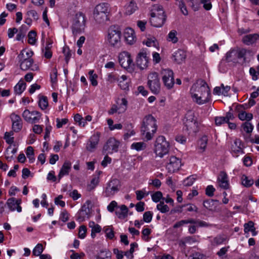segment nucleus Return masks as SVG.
Masks as SVG:
<instances>
[{
	"label": "nucleus",
	"instance_id": "obj_36",
	"mask_svg": "<svg viewBox=\"0 0 259 259\" xmlns=\"http://www.w3.org/2000/svg\"><path fill=\"white\" fill-rule=\"evenodd\" d=\"M26 84L23 80H20L14 87V91L16 94L20 95L25 90Z\"/></svg>",
	"mask_w": 259,
	"mask_h": 259
},
{
	"label": "nucleus",
	"instance_id": "obj_33",
	"mask_svg": "<svg viewBox=\"0 0 259 259\" xmlns=\"http://www.w3.org/2000/svg\"><path fill=\"white\" fill-rule=\"evenodd\" d=\"M254 225V223L252 221H249L247 223L244 224V231L245 234H247L249 232H251L252 236L256 235L257 233L255 231V228Z\"/></svg>",
	"mask_w": 259,
	"mask_h": 259
},
{
	"label": "nucleus",
	"instance_id": "obj_25",
	"mask_svg": "<svg viewBox=\"0 0 259 259\" xmlns=\"http://www.w3.org/2000/svg\"><path fill=\"white\" fill-rule=\"evenodd\" d=\"M242 42L247 46L252 45L259 42V35L257 33L244 35L242 39Z\"/></svg>",
	"mask_w": 259,
	"mask_h": 259
},
{
	"label": "nucleus",
	"instance_id": "obj_46",
	"mask_svg": "<svg viewBox=\"0 0 259 259\" xmlns=\"http://www.w3.org/2000/svg\"><path fill=\"white\" fill-rule=\"evenodd\" d=\"M231 252L232 250L230 249V247L229 246H225L222 248L218 252L217 254L222 258H225L227 257V253L228 252Z\"/></svg>",
	"mask_w": 259,
	"mask_h": 259
},
{
	"label": "nucleus",
	"instance_id": "obj_4",
	"mask_svg": "<svg viewBox=\"0 0 259 259\" xmlns=\"http://www.w3.org/2000/svg\"><path fill=\"white\" fill-rule=\"evenodd\" d=\"M150 15V22L152 26L155 27H161L163 26L166 18L164 10L161 6H152Z\"/></svg>",
	"mask_w": 259,
	"mask_h": 259
},
{
	"label": "nucleus",
	"instance_id": "obj_45",
	"mask_svg": "<svg viewBox=\"0 0 259 259\" xmlns=\"http://www.w3.org/2000/svg\"><path fill=\"white\" fill-rule=\"evenodd\" d=\"M45 249L42 244H37L32 251V254L35 256H40Z\"/></svg>",
	"mask_w": 259,
	"mask_h": 259
},
{
	"label": "nucleus",
	"instance_id": "obj_28",
	"mask_svg": "<svg viewBox=\"0 0 259 259\" xmlns=\"http://www.w3.org/2000/svg\"><path fill=\"white\" fill-rule=\"evenodd\" d=\"M186 57V54L184 51L182 50H178L174 52L173 54V59L174 61L178 64H181L184 62Z\"/></svg>",
	"mask_w": 259,
	"mask_h": 259
},
{
	"label": "nucleus",
	"instance_id": "obj_13",
	"mask_svg": "<svg viewBox=\"0 0 259 259\" xmlns=\"http://www.w3.org/2000/svg\"><path fill=\"white\" fill-rule=\"evenodd\" d=\"M120 188L119 181L116 179H112L107 184L103 193L106 197L113 196L119 191Z\"/></svg>",
	"mask_w": 259,
	"mask_h": 259
},
{
	"label": "nucleus",
	"instance_id": "obj_37",
	"mask_svg": "<svg viewBox=\"0 0 259 259\" xmlns=\"http://www.w3.org/2000/svg\"><path fill=\"white\" fill-rule=\"evenodd\" d=\"M137 9L136 4L131 1L125 6V13L126 15H131L134 13Z\"/></svg>",
	"mask_w": 259,
	"mask_h": 259
},
{
	"label": "nucleus",
	"instance_id": "obj_38",
	"mask_svg": "<svg viewBox=\"0 0 259 259\" xmlns=\"http://www.w3.org/2000/svg\"><path fill=\"white\" fill-rule=\"evenodd\" d=\"M128 208L125 205L120 207V211H116V214L119 219H124L127 216Z\"/></svg>",
	"mask_w": 259,
	"mask_h": 259
},
{
	"label": "nucleus",
	"instance_id": "obj_23",
	"mask_svg": "<svg viewBox=\"0 0 259 259\" xmlns=\"http://www.w3.org/2000/svg\"><path fill=\"white\" fill-rule=\"evenodd\" d=\"M125 41L128 45H133L136 41V37L134 30L131 28L125 29L123 33Z\"/></svg>",
	"mask_w": 259,
	"mask_h": 259
},
{
	"label": "nucleus",
	"instance_id": "obj_43",
	"mask_svg": "<svg viewBox=\"0 0 259 259\" xmlns=\"http://www.w3.org/2000/svg\"><path fill=\"white\" fill-rule=\"evenodd\" d=\"M242 184L245 187H249L253 185L254 181L251 178H249L245 175H243L241 177Z\"/></svg>",
	"mask_w": 259,
	"mask_h": 259
},
{
	"label": "nucleus",
	"instance_id": "obj_42",
	"mask_svg": "<svg viewBox=\"0 0 259 259\" xmlns=\"http://www.w3.org/2000/svg\"><path fill=\"white\" fill-rule=\"evenodd\" d=\"M146 147V144L142 142L133 143L131 146L132 149H135L138 151L144 150Z\"/></svg>",
	"mask_w": 259,
	"mask_h": 259
},
{
	"label": "nucleus",
	"instance_id": "obj_31",
	"mask_svg": "<svg viewBox=\"0 0 259 259\" xmlns=\"http://www.w3.org/2000/svg\"><path fill=\"white\" fill-rule=\"evenodd\" d=\"M84 208V206H83L76 215V220L79 222L84 221L89 217V210H87V208Z\"/></svg>",
	"mask_w": 259,
	"mask_h": 259
},
{
	"label": "nucleus",
	"instance_id": "obj_11",
	"mask_svg": "<svg viewBox=\"0 0 259 259\" xmlns=\"http://www.w3.org/2000/svg\"><path fill=\"white\" fill-rule=\"evenodd\" d=\"M148 85L151 91L157 94L160 90V83L158 74L155 72L150 73L148 75Z\"/></svg>",
	"mask_w": 259,
	"mask_h": 259
},
{
	"label": "nucleus",
	"instance_id": "obj_40",
	"mask_svg": "<svg viewBox=\"0 0 259 259\" xmlns=\"http://www.w3.org/2000/svg\"><path fill=\"white\" fill-rule=\"evenodd\" d=\"M178 32L175 30H171L168 34L167 36V40L170 41L173 44H176L178 41V37H177Z\"/></svg>",
	"mask_w": 259,
	"mask_h": 259
},
{
	"label": "nucleus",
	"instance_id": "obj_15",
	"mask_svg": "<svg viewBox=\"0 0 259 259\" xmlns=\"http://www.w3.org/2000/svg\"><path fill=\"white\" fill-rule=\"evenodd\" d=\"M162 79L164 85L168 89H171L175 83L174 73L169 69H163L161 71Z\"/></svg>",
	"mask_w": 259,
	"mask_h": 259
},
{
	"label": "nucleus",
	"instance_id": "obj_61",
	"mask_svg": "<svg viewBox=\"0 0 259 259\" xmlns=\"http://www.w3.org/2000/svg\"><path fill=\"white\" fill-rule=\"evenodd\" d=\"M13 132H6L4 136V139L8 144H11L14 142V137Z\"/></svg>",
	"mask_w": 259,
	"mask_h": 259
},
{
	"label": "nucleus",
	"instance_id": "obj_30",
	"mask_svg": "<svg viewBox=\"0 0 259 259\" xmlns=\"http://www.w3.org/2000/svg\"><path fill=\"white\" fill-rule=\"evenodd\" d=\"M241 142L240 140L236 139L234 141L231 146V151L235 156H238L240 154L242 153V149L241 147Z\"/></svg>",
	"mask_w": 259,
	"mask_h": 259
},
{
	"label": "nucleus",
	"instance_id": "obj_21",
	"mask_svg": "<svg viewBox=\"0 0 259 259\" xmlns=\"http://www.w3.org/2000/svg\"><path fill=\"white\" fill-rule=\"evenodd\" d=\"M12 122V129L15 132H19L22 128L23 122L20 116L14 113L10 115Z\"/></svg>",
	"mask_w": 259,
	"mask_h": 259
},
{
	"label": "nucleus",
	"instance_id": "obj_55",
	"mask_svg": "<svg viewBox=\"0 0 259 259\" xmlns=\"http://www.w3.org/2000/svg\"><path fill=\"white\" fill-rule=\"evenodd\" d=\"M242 127L244 132L250 134L252 132L253 129V125L249 122H245L242 124Z\"/></svg>",
	"mask_w": 259,
	"mask_h": 259
},
{
	"label": "nucleus",
	"instance_id": "obj_58",
	"mask_svg": "<svg viewBox=\"0 0 259 259\" xmlns=\"http://www.w3.org/2000/svg\"><path fill=\"white\" fill-rule=\"evenodd\" d=\"M24 27V26L22 25L19 28V30L18 29V32L16 36L17 40H21L24 37L26 32V29H25L24 30H22V28H23Z\"/></svg>",
	"mask_w": 259,
	"mask_h": 259
},
{
	"label": "nucleus",
	"instance_id": "obj_63",
	"mask_svg": "<svg viewBox=\"0 0 259 259\" xmlns=\"http://www.w3.org/2000/svg\"><path fill=\"white\" fill-rule=\"evenodd\" d=\"M153 217V212L150 211H146L143 214V221L146 223H150Z\"/></svg>",
	"mask_w": 259,
	"mask_h": 259
},
{
	"label": "nucleus",
	"instance_id": "obj_35",
	"mask_svg": "<svg viewBox=\"0 0 259 259\" xmlns=\"http://www.w3.org/2000/svg\"><path fill=\"white\" fill-rule=\"evenodd\" d=\"M89 226L91 228V236L92 238H94L96 234L100 232L102 229L100 225L95 224L93 221L89 222Z\"/></svg>",
	"mask_w": 259,
	"mask_h": 259
},
{
	"label": "nucleus",
	"instance_id": "obj_16",
	"mask_svg": "<svg viewBox=\"0 0 259 259\" xmlns=\"http://www.w3.org/2000/svg\"><path fill=\"white\" fill-rule=\"evenodd\" d=\"M182 165L181 159L171 155L167 159L166 168L169 172L173 173L179 170Z\"/></svg>",
	"mask_w": 259,
	"mask_h": 259
},
{
	"label": "nucleus",
	"instance_id": "obj_49",
	"mask_svg": "<svg viewBox=\"0 0 259 259\" xmlns=\"http://www.w3.org/2000/svg\"><path fill=\"white\" fill-rule=\"evenodd\" d=\"M38 105L40 109L44 110L47 109L48 106V99L46 97L42 96L39 98Z\"/></svg>",
	"mask_w": 259,
	"mask_h": 259
},
{
	"label": "nucleus",
	"instance_id": "obj_34",
	"mask_svg": "<svg viewBox=\"0 0 259 259\" xmlns=\"http://www.w3.org/2000/svg\"><path fill=\"white\" fill-rule=\"evenodd\" d=\"M17 151V149L14 147H12V146H9L6 151L5 153V157L6 159L9 161H11L14 159V155Z\"/></svg>",
	"mask_w": 259,
	"mask_h": 259
},
{
	"label": "nucleus",
	"instance_id": "obj_56",
	"mask_svg": "<svg viewBox=\"0 0 259 259\" xmlns=\"http://www.w3.org/2000/svg\"><path fill=\"white\" fill-rule=\"evenodd\" d=\"M36 33L34 31H30L28 34V43L30 45H33L36 42Z\"/></svg>",
	"mask_w": 259,
	"mask_h": 259
},
{
	"label": "nucleus",
	"instance_id": "obj_44",
	"mask_svg": "<svg viewBox=\"0 0 259 259\" xmlns=\"http://www.w3.org/2000/svg\"><path fill=\"white\" fill-rule=\"evenodd\" d=\"M156 208L162 213H166L169 210V207L164 204L163 201H160V203L157 205Z\"/></svg>",
	"mask_w": 259,
	"mask_h": 259
},
{
	"label": "nucleus",
	"instance_id": "obj_52",
	"mask_svg": "<svg viewBox=\"0 0 259 259\" xmlns=\"http://www.w3.org/2000/svg\"><path fill=\"white\" fill-rule=\"evenodd\" d=\"M119 75L117 73H110L107 75V80L110 83H114L117 82L119 77Z\"/></svg>",
	"mask_w": 259,
	"mask_h": 259
},
{
	"label": "nucleus",
	"instance_id": "obj_19",
	"mask_svg": "<svg viewBox=\"0 0 259 259\" xmlns=\"http://www.w3.org/2000/svg\"><path fill=\"white\" fill-rule=\"evenodd\" d=\"M100 133L97 132L93 134L88 141L85 149L90 152H93L97 149L100 138Z\"/></svg>",
	"mask_w": 259,
	"mask_h": 259
},
{
	"label": "nucleus",
	"instance_id": "obj_6",
	"mask_svg": "<svg viewBox=\"0 0 259 259\" xmlns=\"http://www.w3.org/2000/svg\"><path fill=\"white\" fill-rule=\"evenodd\" d=\"M87 18L84 14L78 12L73 16L71 21V30L74 35L84 32L86 26Z\"/></svg>",
	"mask_w": 259,
	"mask_h": 259
},
{
	"label": "nucleus",
	"instance_id": "obj_7",
	"mask_svg": "<svg viewBox=\"0 0 259 259\" xmlns=\"http://www.w3.org/2000/svg\"><path fill=\"white\" fill-rule=\"evenodd\" d=\"M184 130L189 134H195L199 131V123L193 111H188L183 119Z\"/></svg>",
	"mask_w": 259,
	"mask_h": 259
},
{
	"label": "nucleus",
	"instance_id": "obj_12",
	"mask_svg": "<svg viewBox=\"0 0 259 259\" xmlns=\"http://www.w3.org/2000/svg\"><path fill=\"white\" fill-rule=\"evenodd\" d=\"M127 101L125 98L118 99L116 104L112 105L108 110V114L113 115L115 113L120 114L124 113L127 109Z\"/></svg>",
	"mask_w": 259,
	"mask_h": 259
},
{
	"label": "nucleus",
	"instance_id": "obj_57",
	"mask_svg": "<svg viewBox=\"0 0 259 259\" xmlns=\"http://www.w3.org/2000/svg\"><path fill=\"white\" fill-rule=\"evenodd\" d=\"M136 198L138 200H141L143 198L146 197L149 194V193H146L145 189L142 190H137L136 191Z\"/></svg>",
	"mask_w": 259,
	"mask_h": 259
},
{
	"label": "nucleus",
	"instance_id": "obj_39",
	"mask_svg": "<svg viewBox=\"0 0 259 259\" xmlns=\"http://www.w3.org/2000/svg\"><path fill=\"white\" fill-rule=\"evenodd\" d=\"M107 122L109 129L111 131L122 128V125L121 123L114 124L113 120L111 118L107 119Z\"/></svg>",
	"mask_w": 259,
	"mask_h": 259
},
{
	"label": "nucleus",
	"instance_id": "obj_60",
	"mask_svg": "<svg viewBox=\"0 0 259 259\" xmlns=\"http://www.w3.org/2000/svg\"><path fill=\"white\" fill-rule=\"evenodd\" d=\"M144 44L148 47H156L157 45V41L154 37H151L147 38L146 41H144Z\"/></svg>",
	"mask_w": 259,
	"mask_h": 259
},
{
	"label": "nucleus",
	"instance_id": "obj_32",
	"mask_svg": "<svg viewBox=\"0 0 259 259\" xmlns=\"http://www.w3.org/2000/svg\"><path fill=\"white\" fill-rule=\"evenodd\" d=\"M101 171H99L98 172V174L93 176L90 183L88 185L87 188L88 190L92 191L94 189L96 186L98 185L100 180V175Z\"/></svg>",
	"mask_w": 259,
	"mask_h": 259
},
{
	"label": "nucleus",
	"instance_id": "obj_51",
	"mask_svg": "<svg viewBox=\"0 0 259 259\" xmlns=\"http://www.w3.org/2000/svg\"><path fill=\"white\" fill-rule=\"evenodd\" d=\"M89 79L91 82V84L93 86H97L98 84V81L97 80V78L98 76L96 74L94 73V71L93 70H90L89 72Z\"/></svg>",
	"mask_w": 259,
	"mask_h": 259
},
{
	"label": "nucleus",
	"instance_id": "obj_59",
	"mask_svg": "<svg viewBox=\"0 0 259 259\" xmlns=\"http://www.w3.org/2000/svg\"><path fill=\"white\" fill-rule=\"evenodd\" d=\"M214 202V201L213 200H205L203 202V206L206 209L211 211H213L214 210V207H213Z\"/></svg>",
	"mask_w": 259,
	"mask_h": 259
},
{
	"label": "nucleus",
	"instance_id": "obj_10",
	"mask_svg": "<svg viewBox=\"0 0 259 259\" xmlns=\"http://www.w3.org/2000/svg\"><path fill=\"white\" fill-rule=\"evenodd\" d=\"M120 142L114 137H110L105 143L103 147V152L107 154H112L118 151Z\"/></svg>",
	"mask_w": 259,
	"mask_h": 259
},
{
	"label": "nucleus",
	"instance_id": "obj_64",
	"mask_svg": "<svg viewBox=\"0 0 259 259\" xmlns=\"http://www.w3.org/2000/svg\"><path fill=\"white\" fill-rule=\"evenodd\" d=\"M188 259H207V257L202 253L195 252L190 255Z\"/></svg>",
	"mask_w": 259,
	"mask_h": 259
},
{
	"label": "nucleus",
	"instance_id": "obj_17",
	"mask_svg": "<svg viewBox=\"0 0 259 259\" xmlns=\"http://www.w3.org/2000/svg\"><path fill=\"white\" fill-rule=\"evenodd\" d=\"M250 52L246 51L244 49H241L238 51L236 50H231L226 55V59L228 62L236 63L238 58H242L245 56L247 53H250Z\"/></svg>",
	"mask_w": 259,
	"mask_h": 259
},
{
	"label": "nucleus",
	"instance_id": "obj_3",
	"mask_svg": "<svg viewBox=\"0 0 259 259\" xmlns=\"http://www.w3.org/2000/svg\"><path fill=\"white\" fill-rule=\"evenodd\" d=\"M156 119L150 114L145 116L142 121L141 132L147 141L151 140L156 132L157 125Z\"/></svg>",
	"mask_w": 259,
	"mask_h": 259
},
{
	"label": "nucleus",
	"instance_id": "obj_18",
	"mask_svg": "<svg viewBox=\"0 0 259 259\" xmlns=\"http://www.w3.org/2000/svg\"><path fill=\"white\" fill-rule=\"evenodd\" d=\"M149 57L146 51L141 50L136 58V64L141 70L146 69L149 64Z\"/></svg>",
	"mask_w": 259,
	"mask_h": 259
},
{
	"label": "nucleus",
	"instance_id": "obj_20",
	"mask_svg": "<svg viewBox=\"0 0 259 259\" xmlns=\"http://www.w3.org/2000/svg\"><path fill=\"white\" fill-rule=\"evenodd\" d=\"M22 200L21 199H16L14 197L9 198L7 200L6 204L11 211L16 210L18 212L22 211V207L21 204Z\"/></svg>",
	"mask_w": 259,
	"mask_h": 259
},
{
	"label": "nucleus",
	"instance_id": "obj_14",
	"mask_svg": "<svg viewBox=\"0 0 259 259\" xmlns=\"http://www.w3.org/2000/svg\"><path fill=\"white\" fill-rule=\"evenodd\" d=\"M22 116L25 121L32 124L39 122L41 118V114L39 112L36 110L31 111L28 109H25L23 112Z\"/></svg>",
	"mask_w": 259,
	"mask_h": 259
},
{
	"label": "nucleus",
	"instance_id": "obj_62",
	"mask_svg": "<svg viewBox=\"0 0 259 259\" xmlns=\"http://www.w3.org/2000/svg\"><path fill=\"white\" fill-rule=\"evenodd\" d=\"M195 180L194 176H191L184 180L183 184L185 186H190L193 185Z\"/></svg>",
	"mask_w": 259,
	"mask_h": 259
},
{
	"label": "nucleus",
	"instance_id": "obj_9",
	"mask_svg": "<svg viewBox=\"0 0 259 259\" xmlns=\"http://www.w3.org/2000/svg\"><path fill=\"white\" fill-rule=\"evenodd\" d=\"M118 61L122 67L129 72L134 70V63L131 54L126 52L123 51L118 55Z\"/></svg>",
	"mask_w": 259,
	"mask_h": 259
},
{
	"label": "nucleus",
	"instance_id": "obj_2",
	"mask_svg": "<svg viewBox=\"0 0 259 259\" xmlns=\"http://www.w3.org/2000/svg\"><path fill=\"white\" fill-rule=\"evenodd\" d=\"M111 8L107 3L97 5L93 10V18L96 23L104 25L110 19Z\"/></svg>",
	"mask_w": 259,
	"mask_h": 259
},
{
	"label": "nucleus",
	"instance_id": "obj_41",
	"mask_svg": "<svg viewBox=\"0 0 259 259\" xmlns=\"http://www.w3.org/2000/svg\"><path fill=\"white\" fill-rule=\"evenodd\" d=\"M207 138L206 136H203L198 142L199 149L201 150V152H203L206 147L207 144Z\"/></svg>",
	"mask_w": 259,
	"mask_h": 259
},
{
	"label": "nucleus",
	"instance_id": "obj_8",
	"mask_svg": "<svg viewBox=\"0 0 259 259\" xmlns=\"http://www.w3.org/2000/svg\"><path fill=\"white\" fill-rule=\"evenodd\" d=\"M169 143L163 136H159L155 140L154 144L153 152L156 157L163 158L168 153Z\"/></svg>",
	"mask_w": 259,
	"mask_h": 259
},
{
	"label": "nucleus",
	"instance_id": "obj_54",
	"mask_svg": "<svg viewBox=\"0 0 259 259\" xmlns=\"http://www.w3.org/2000/svg\"><path fill=\"white\" fill-rule=\"evenodd\" d=\"M151 198L153 202L157 203L163 198V195L160 191H157L151 195Z\"/></svg>",
	"mask_w": 259,
	"mask_h": 259
},
{
	"label": "nucleus",
	"instance_id": "obj_24",
	"mask_svg": "<svg viewBox=\"0 0 259 259\" xmlns=\"http://www.w3.org/2000/svg\"><path fill=\"white\" fill-rule=\"evenodd\" d=\"M19 63L20 68L23 70H31L32 71H37L39 69L38 66L36 64H34L33 59L22 61Z\"/></svg>",
	"mask_w": 259,
	"mask_h": 259
},
{
	"label": "nucleus",
	"instance_id": "obj_48",
	"mask_svg": "<svg viewBox=\"0 0 259 259\" xmlns=\"http://www.w3.org/2000/svg\"><path fill=\"white\" fill-rule=\"evenodd\" d=\"M239 118L241 120H250L253 118V115L251 113H246L245 111H242L238 114Z\"/></svg>",
	"mask_w": 259,
	"mask_h": 259
},
{
	"label": "nucleus",
	"instance_id": "obj_5",
	"mask_svg": "<svg viewBox=\"0 0 259 259\" xmlns=\"http://www.w3.org/2000/svg\"><path fill=\"white\" fill-rule=\"evenodd\" d=\"M108 45L115 48H119L121 46V32L116 26H110L107 32L105 37Z\"/></svg>",
	"mask_w": 259,
	"mask_h": 259
},
{
	"label": "nucleus",
	"instance_id": "obj_53",
	"mask_svg": "<svg viewBox=\"0 0 259 259\" xmlns=\"http://www.w3.org/2000/svg\"><path fill=\"white\" fill-rule=\"evenodd\" d=\"M111 253L108 250L101 251L97 259H110Z\"/></svg>",
	"mask_w": 259,
	"mask_h": 259
},
{
	"label": "nucleus",
	"instance_id": "obj_47",
	"mask_svg": "<svg viewBox=\"0 0 259 259\" xmlns=\"http://www.w3.org/2000/svg\"><path fill=\"white\" fill-rule=\"evenodd\" d=\"M106 236L109 239H112L114 236V231L112 227L106 226L103 228Z\"/></svg>",
	"mask_w": 259,
	"mask_h": 259
},
{
	"label": "nucleus",
	"instance_id": "obj_50",
	"mask_svg": "<svg viewBox=\"0 0 259 259\" xmlns=\"http://www.w3.org/2000/svg\"><path fill=\"white\" fill-rule=\"evenodd\" d=\"M128 126H130V128H129V129L127 130L126 132L124 134L123 139L124 140H128L132 136H134L136 134L132 124H130Z\"/></svg>",
	"mask_w": 259,
	"mask_h": 259
},
{
	"label": "nucleus",
	"instance_id": "obj_27",
	"mask_svg": "<svg viewBox=\"0 0 259 259\" xmlns=\"http://www.w3.org/2000/svg\"><path fill=\"white\" fill-rule=\"evenodd\" d=\"M118 85L123 90H128L130 83V80L128 79L125 75L120 76L118 81Z\"/></svg>",
	"mask_w": 259,
	"mask_h": 259
},
{
	"label": "nucleus",
	"instance_id": "obj_29",
	"mask_svg": "<svg viewBox=\"0 0 259 259\" xmlns=\"http://www.w3.org/2000/svg\"><path fill=\"white\" fill-rule=\"evenodd\" d=\"M33 55V52L31 50L28 49H23L18 56L19 62H20L32 59V57Z\"/></svg>",
	"mask_w": 259,
	"mask_h": 259
},
{
	"label": "nucleus",
	"instance_id": "obj_22",
	"mask_svg": "<svg viewBox=\"0 0 259 259\" xmlns=\"http://www.w3.org/2000/svg\"><path fill=\"white\" fill-rule=\"evenodd\" d=\"M217 182L219 186L223 189L226 190L230 187L228 175L224 171L220 172L218 177Z\"/></svg>",
	"mask_w": 259,
	"mask_h": 259
},
{
	"label": "nucleus",
	"instance_id": "obj_26",
	"mask_svg": "<svg viewBox=\"0 0 259 259\" xmlns=\"http://www.w3.org/2000/svg\"><path fill=\"white\" fill-rule=\"evenodd\" d=\"M71 168V163L69 161H65L61 168L58 176L59 181L64 176L68 175Z\"/></svg>",
	"mask_w": 259,
	"mask_h": 259
},
{
	"label": "nucleus",
	"instance_id": "obj_1",
	"mask_svg": "<svg viewBox=\"0 0 259 259\" xmlns=\"http://www.w3.org/2000/svg\"><path fill=\"white\" fill-rule=\"evenodd\" d=\"M190 92L193 101L197 104H205L210 100V90L203 80H199L194 84Z\"/></svg>",
	"mask_w": 259,
	"mask_h": 259
}]
</instances>
